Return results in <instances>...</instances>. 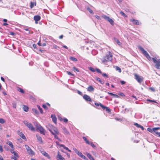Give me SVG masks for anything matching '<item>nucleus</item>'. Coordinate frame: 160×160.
I'll return each instance as SVG.
<instances>
[{
    "mask_svg": "<svg viewBox=\"0 0 160 160\" xmlns=\"http://www.w3.org/2000/svg\"><path fill=\"white\" fill-rule=\"evenodd\" d=\"M149 89L151 91H153V92H155V89L153 87H150V88H149Z\"/></svg>",
    "mask_w": 160,
    "mask_h": 160,
    "instance_id": "48",
    "label": "nucleus"
},
{
    "mask_svg": "<svg viewBox=\"0 0 160 160\" xmlns=\"http://www.w3.org/2000/svg\"><path fill=\"white\" fill-rule=\"evenodd\" d=\"M36 45L35 44H33V46L34 48V51L35 52H36L37 53H38L40 51V49L38 50L37 49L36 47Z\"/></svg>",
    "mask_w": 160,
    "mask_h": 160,
    "instance_id": "14",
    "label": "nucleus"
},
{
    "mask_svg": "<svg viewBox=\"0 0 160 160\" xmlns=\"http://www.w3.org/2000/svg\"><path fill=\"white\" fill-rule=\"evenodd\" d=\"M60 146L61 147H63L64 149L65 150H67L68 152H71V150L68 149V148L66 147H65L64 145L63 144H60Z\"/></svg>",
    "mask_w": 160,
    "mask_h": 160,
    "instance_id": "18",
    "label": "nucleus"
},
{
    "mask_svg": "<svg viewBox=\"0 0 160 160\" xmlns=\"http://www.w3.org/2000/svg\"><path fill=\"white\" fill-rule=\"evenodd\" d=\"M17 158H16V157H12L11 158H12V160H17L16 159Z\"/></svg>",
    "mask_w": 160,
    "mask_h": 160,
    "instance_id": "63",
    "label": "nucleus"
},
{
    "mask_svg": "<svg viewBox=\"0 0 160 160\" xmlns=\"http://www.w3.org/2000/svg\"><path fill=\"white\" fill-rule=\"evenodd\" d=\"M81 158L83 159H85V160H88V158H86V157L85 156L83 155L82 156Z\"/></svg>",
    "mask_w": 160,
    "mask_h": 160,
    "instance_id": "52",
    "label": "nucleus"
},
{
    "mask_svg": "<svg viewBox=\"0 0 160 160\" xmlns=\"http://www.w3.org/2000/svg\"><path fill=\"white\" fill-rule=\"evenodd\" d=\"M24 123L29 128V129L32 131H34L35 129L32 125L30 123H29L27 121H23Z\"/></svg>",
    "mask_w": 160,
    "mask_h": 160,
    "instance_id": "4",
    "label": "nucleus"
},
{
    "mask_svg": "<svg viewBox=\"0 0 160 160\" xmlns=\"http://www.w3.org/2000/svg\"><path fill=\"white\" fill-rule=\"evenodd\" d=\"M23 109L25 112H28L29 110V108L28 106L25 105H23Z\"/></svg>",
    "mask_w": 160,
    "mask_h": 160,
    "instance_id": "25",
    "label": "nucleus"
},
{
    "mask_svg": "<svg viewBox=\"0 0 160 160\" xmlns=\"http://www.w3.org/2000/svg\"><path fill=\"white\" fill-rule=\"evenodd\" d=\"M112 53L109 52L106 55L104 58V60L102 61L103 62H105L111 61L112 59Z\"/></svg>",
    "mask_w": 160,
    "mask_h": 160,
    "instance_id": "2",
    "label": "nucleus"
},
{
    "mask_svg": "<svg viewBox=\"0 0 160 160\" xmlns=\"http://www.w3.org/2000/svg\"><path fill=\"white\" fill-rule=\"evenodd\" d=\"M122 85H123L125 83V82L124 81H120Z\"/></svg>",
    "mask_w": 160,
    "mask_h": 160,
    "instance_id": "61",
    "label": "nucleus"
},
{
    "mask_svg": "<svg viewBox=\"0 0 160 160\" xmlns=\"http://www.w3.org/2000/svg\"><path fill=\"white\" fill-rule=\"evenodd\" d=\"M87 90L89 92H92L94 91V88L92 86H90L88 88Z\"/></svg>",
    "mask_w": 160,
    "mask_h": 160,
    "instance_id": "17",
    "label": "nucleus"
},
{
    "mask_svg": "<svg viewBox=\"0 0 160 160\" xmlns=\"http://www.w3.org/2000/svg\"><path fill=\"white\" fill-rule=\"evenodd\" d=\"M42 107L45 109L47 110L48 109V108L47 107L46 104H45L42 105Z\"/></svg>",
    "mask_w": 160,
    "mask_h": 160,
    "instance_id": "46",
    "label": "nucleus"
},
{
    "mask_svg": "<svg viewBox=\"0 0 160 160\" xmlns=\"http://www.w3.org/2000/svg\"><path fill=\"white\" fill-rule=\"evenodd\" d=\"M41 153L45 157L49 159H50L51 157L49 155L44 151H41Z\"/></svg>",
    "mask_w": 160,
    "mask_h": 160,
    "instance_id": "8",
    "label": "nucleus"
},
{
    "mask_svg": "<svg viewBox=\"0 0 160 160\" xmlns=\"http://www.w3.org/2000/svg\"><path fill=\"white\" fill-rule=\"evenodd\" d=\"M15 157H16V158H19V156L17 152H16L15 151L13 153Z\"/></svg>",
    "mask_w": 160,
    "mask_h": 160,
    "instance_id": "33",
    "label": "nucleus"
},
{
    "mask_svg": "<svg viewBox=\"0 0 160 160\" xmlns=\"http://www.w3.org/2000/svg\"><path fill=\"white\" fill-rule=\"evenodd\" d=\"M62 129L63 130V133L65 134L68 135L69 134V132L65 128L63 127L62 128Z\"/></svg>",
    "mask_w": 160,
    "mask_h": 160,
    "instance_id": "15",
    "label": "nucleus"
},
{
    "mask_svg": "<svg viewBox=\"0 0 160 160\" xmlns=\"http://www.w3.org/2000/svg\"><path fill=\"white\" fill-rule=\"evenodd\" d=\"M46 133V131L41 126V134H42L43 135H45Z\"/></svg>",
    "mask_w": 160,
    "mask_h": 160,
    "instance_id": "19",
    "label": "nucleus"
},
{
    "mask_svg": "<svg viewBox=\"0 0 160 160\" xmlns=\"http://www.w3.org/2000/svg\"><path fill=\"white\" fill-rule=\"evenodd\" d=\"M34 125L36 127L37 131L40 132V127L38 126L37 122H34Z\"/></svg>",
    "mask_w": 160,
    "mask_h": 160,
    "instance_id": "20",
    "label": "nucleus"
},
{
    "mask_svg": "<svg viewBox=\"0 0 160 160\" xmlns=\"http://www.w3.org/2000/svg\"><path fill=\"white\" fill-rule=\"evenodd\" d=\"M73 149L76 153H77L78 152V151L75 148H73Z\"/></svg>",
    "mask_w": 160,
    "mask_h": 160,
    "instance_id": "58",
    "label": "nucleus"
},
{
    "mask_svg": "<svg viewBox=\"0 0 160 160\" xmlns=\"http://www.w3.org/2000/svg\"><path fill=\"white\" fill-rule=\"evenodd\" d=\"M26 148L27 152L29 155H34V152L28 146L26 145H25Z\"/></svg>",
    "mask_w": 160,
    "mask_h": 160,
    "instance_id": "7",
    "label": "nucleus"
},
{
    "mask_svg": "<svg viewBox=\"0 0 160 160\" xmlns=\"http://www.w3.org/2000/svg\"><path fill=\"white\" fill-rule=\"evenodd\" d=\"M95 104L97 106H100L101 107H102V105H103L101 103H97V102H95Z\"/></svg>",
    "mask_w": 160,
    "mask_h": 160,
    "instance_id": "36",
    "label": "nucleus"
},
{
    "mask_svg": "<svg viewBox=\"0 0 160 160\" xmlns=\"http://www.w3.org/2000/svg\"><path fill=\"white\" fill-rule=\"evenodd\" d=\"M19 135L23 139L26 140V137L22 132H20L19 134Z\"/></svg>",
    "mask_w": 160,
    "mask_h": 160,
    "instance_id": "24",
    "label": "nucleus"
},
{
    "mask_svg": "<svg viewBox=\"0 0 160 160\" xmlns=\"http://www.w3.org/2000/svg\"><path fill=\"white\" fill-rule=\"evenodd\" d=\"M147 129L148 132H152L153 131V128L152 129H151V128H148Z\"/></svg>",
    "mask_w": 160,
    "mask_h": 160,
    "instance_id": "43",
    "label": "nucleus"
},
{
    "mask_svg": "<svg viewBox=\"0 0 160 160\" xmlns=\"http://www.w3.org/2000/svg\"><path fill=\"white\" fill-rule=\"evenodd\" d=\"M102 18H104L105 20L108 21L112 25H113L114 24V22L113 20L110 18L109 17L105 15H102Z\"/></svg>",
    "mask_w": 160,
    "mask_h": 160,
    "instance_id": "3",
    "label": "nucleus"
},
{
    "mask_svg": "<svg viewBox=\"0 0 160 160\" xmlns=\"http://www.w3.org/2000/svg\"><path fill=\"white\" fill-rule=\"evenodd\" d=\"M57 160H64V159L60 154V152H58V155L57 156Z\"/></svg>",
    "mask_w": 160,
    "mask_h": 160,
    "instance_id": "11",
    "label": "nucleus"
},
{
    "mask_svg": "<svg viewBox=\"0 0 160 160\" xmlns=\"http://www.w3.org/2000/svg\"><path fill=\"white\" fill-rule=\"evenodd\" d=\"M83 140L85 141L86 142L87 144H88L90 142H89L87 139L85 137H83L82 138Z\"/></svg>",
    "mask_w": 160,
    "mask_h": 160,
    "instance_id": "31",
    "label": "nucleus"
},
{
    "mask_svg": "<svg viewBox=\"0 0 160 160\" xmlns=\"http://www.w3.org/2000/svg\"><path fill=\"white\" fill-rule=\"evenodd\" d=\"M34 20L35 21L36 24L38 23V21L40 20V16L38 15L35 16L33 18Z\"/></svg>",
    "mask_w": 160,
    "mask_h": 160,
    "instance_id": "10",
    "label": "nucleus"
},
{
    "mask_svg": "<svg viewBox=\"0 0 160 160\" xmlns=\"http://www.w3.org/2000/svg\"><path fill=\"white\" fill-rule=\"evenodd\" d=\"M88 144L91 145L93 148H94L95 147V145L93 144L92 142H89V143Z\"/></svg>",
    "mask_w": 160,
    "mask_h": 160,
    "instance_id": "45",
    "label": "nucleus"
},
{
    "mask_svg": "<svg viewBox=\"0 0 160 160\" xmlns=\"http://www.w3.org/2000/svg\"><path fill=\"white\" fill-rule=\"evenodd\" d=\"M78 93L79 94V95H81L82 94V92L80 91H78Z\"/></svg>",
    "mask_w": 160,
    "mask_h": 160,
    "instance_id": "64",
    "label": "nucleus"
},
{
    "mask_svg": "<svg viewBox=\"0 0 160 160\" xmlns=\"http://www.w3.org/2000/svg\"><path fill=\"white\" fill-rule=\"evenodd\" d=\"M53 48H54L59 50L60 48L57 46L56 45H53Z\"/></svg>",
    "mask_w": 160,
    "mask_h": 160,
    "instance_id": "38",
    "label": "nucleus"
},
{
    "mask_svg": "<svg viewBox=\"0 0 160 160\" xmlns=\"http://www.w3.org/2000/svg\"><path fill=\"white\" fill-rule=\"evenodd\" d=\"M147 101H149V102H154L156 103H158L156 102L155 100H152L150 99H147Z\"/></svg>",
    "mask_w": 160,
    "mask_h": 160,
    "instance_id": "49",
    "label": "nucleus"
},
{
    "mask_svg": "<svg viewBox=\"0 0 160 160\" xmlns=\"http://www.w3.org/2000/svg\"><path fill=\"white\" fill-rule=\"evenodd\" d=\"M134 124L138 128H141V125H140V124H138V123H134Z\"/></svg>",
    "mask_w": 160,
    "mask_h": 160,
    "instance_id": "41",
    "label": "nucleus"
},
{
    "mask_svg": "<svg viewBox=\"0 0 160 160\" xmlns=\"http://www.w3.org/2000/svg\"><path fill=\"white\" fill-rule=\"evenodd\" d=\"M96 80L99 82L100 83L103 84L104 83V81L101 80V79L99 78H97Z\"/></svg>",
    "mask_w": 160,
    "mask_h": 160,
    "instance_id": "27",
    "label": "nucleus"
},
{
    "mask_svg": "<svg viewBox=\"0 0 160 160\" xmlns=\"http://www.w3.org/2000/svg\"><path fill=\"white\" fill-rule=\"evenodd\" d=\"M134 76L135 79L139 83H141L143 80V78L140 76L136 74H134Z\"/></svg>",
    "mask_w": 160,
    "mask_h": 160,
    "instance_id": "6",
    "label": "nucleus"
},
{
    "mask_svg": "<svg viewBox=\"0 0 160 160\" xmlns=\"http://www.w3.org/2000/svg\"><path fill=\"white\" fill-rule=\"evenodd\" d=\"M12 105L13 107L14 108H16V103L15 102H13V103H12Z\"/></svg>",
    "mask_w": 160,
    "mask_h": 160,
    "instance_id": "40",
    "label": "nucleus"
},
{
    "mask_svg": "<svg viewBox=\"0 0 160 160\" xmlns=\"http://www.w3.org/2000/svg\"><path fill=\"white\" fill-rule=\"evenodd\" d=\"M53 135H54V137L55 138L57 139L59 141H61L60 138H58V137L57 136L59 134H54L53 133Z\"/></svg>",
    "mask_w": 160,
    "mask_h": 160,
    "instance_id": "28",
    "label": "nucleus"
},
{
    "mask_svg": "<svg viewBox=\"0 0 160 160\" xmlns=\"http://www.w3.org/2000/svg\"><path fill=\"white\" fill-rule=\"evenodd\" d=\"M36 5V3L35 2H31L30 7L31 8H32L34 6Z\"/></svg>",
    "mask_w": 160,
    "mask_h": 160,
    "instance_id": "21",
    "label": "nucleus"
},
{
    "mask_svg": "<svg viewBox=\"0 0 160 160\" xmlns=\"http://www.w3.org/2000/svg\"><path fill=\"white\" fill-rule=\"evenodd\" d=\"M12 148V149H11V150H10V152H11V153L12 154L15 151H14V146L13 147V148Z\"/></svg>",
    "mask_w": 160,
    "mask_h": 160,
    "instance_id": "47",
    "label": "nucleus"
},
{
    "mask_svg": "<svg viewBox=\"0 0 160 160\" xmlns=\"http://www.w3.org/2000/svg\"><path fill=\"white\" fill-rule=\"evenodd\" d=\"M70 59L71 60L73 61H77V59L73 57H71L70 58Z\"/></svg>",
    "mask_w": 160,
    "mask_h": 160,
    "instance_id": "37",
    "label": "nucleus"
},
{
    "mask_svg": "<svg viewBox=\"0 0 160 160\" xmlns=\"http://www.w3.org/2000/svg\"><path fill=\"white\" fill-rule=\"evenodd\" d=\"M96 71H97V72L99 73H102L101 71L99 69H98V68L96 69Z\"/></svg>",
    "mask_w": 160,
    "mask_h": 160,
    "instance_id": "51",
    "label": "nucleus"
},
{
    "mask_svg": "<svg viewBox=\"0 0 160 160\" xmlns=\"http://www.w3.org/2000/svg\"><path fill=\"white\" fill-rule=\"evenodd\" d=\"M102 108L103 110H105L106 111L108 112H111V110L108 107L105 106L104 105H102Z\"/></svg>",
    "mask_w": 160,
    "mask_h": 160,
    "instance_id": "13",
    "label": "nucleus"
},
{
    "mask_svg": "<svg viewBox=\"0 0 160 160\" xmlns=\"http://www.w3.org/2000/svg\"><path fill=\"white\" fill-rule=\"evenodd\" d=\"M63 120V121L65 123L67 122L68 121V119H67L66 118H64Z\"/></svg>",
    "mask_w": 160,
    "mask_h": 160,
    "instance_id": "56",
    "label": "nucleus"
},
{
    "mask_svg": "<svg viewBox=\"0 0 160 160\" xmlns=\"http://www.w3.org/2000/svg\"><path fill=\"white\" fill-rule=\"evenodd\" d=\"M3 151V149L2 148V147L1 145H0V151L1 152H2Z\"/></svg>",
    "mask_w": 160,
    "mask_h": 160,
    "instance_id": "60",
    "label": "nucleus"
},
{
    "mask_svg": "<svg viewBox=\"0 0 160 160\" xmlns=\"http://www.w3.org/2000/svg\"><path fill=\"white\" fill-rule=\"evenodd\" d=\"M116 70L118 71L119 72H121V68L118 67H116Z\"/></svg>",
    "mask_w": 160,
    "mask_h": 160,
    "instance_id": "32",
    "label": "nucleus"
},
{
    "mask_svg": "<svg viewBox=\"0 0 160 160\" xmlns=\"http://www.w3.org/2000/svg\"><path fill=\"white\" fill-rule=\"evenodd\" d=\"M115 40L117 43L118 45H121V43L119 41V40L118 39H117L116 38H115Z\"/></svg>",
    "mask_w": 160,
    "mask_h": 160,
    "instance_id": "35",
    "label": "nucleus"
},
{
    "mask_svg": "<svg viewBox=\"0 0 160 160\" xmlns=\"http://www.w3.org/2000/svg\"><path fill=\"white\" fill-rule=\"evenodd\" d=\"M102 75L104 77H108V76L106 73H102Z\"/></svg>",
    "mask_w": 160,
    "mask_h": 160,
    "instance_id": "53",
    "label": "nucleus"
},
{
    "mask_svg": "<svg viewBox=\"0 0 160 160\" xmlns=\"http://www.w3.org/2000/svg\"><path fill=\"white\" fill-rule=\"evenodd\" d=\"M4 148L6 150H8L9 149H8V146H5Z\"/></svg>",
    "mask_w": 160,
    "mask_h": 160,
    "instance_id": "62",
    "label": "nucleus"
},
{
    "mask_svg": "<svg viewBox=\"0 0 160 160\" xmlns=\"http://www.w3.org/2000/svg\"><path fill=\"white\" fill-rule=\"evenodd\" d=\"M87 10L91 14H93V12L92 10L90 8H87Z\"/></svg>",
    "mask_w": 160,
    "mask_h": 160,
    "instance_id": "30",
    "label": "nucleus"
},
{
    "mask_svg": "<svg viewBox=\"0 0 160 160\" xmlns=\"http://www.w3.org/2000/svg\"><path fill=\"white\" fill-rule=\"evenodd\" d=\"M120 13L122 16H124L125 17H127V16L123 12H122V11H121L120 12Z\"/></svg>",
    "mask_w": 160,
    "mask_h": 160,
    "instance_id": "39",
    "label": "nucleus"
},
{
    "mask_svg": "<svg viewBox=\"0 0 160 160\" xmlns=\"http://www.w3.org/2000/svg\"><path fill=\"white\" fill-rule=\"evenodd\" d=\"M79 157H82V156L83 155V154L82 153V152H79V151L77 153Z\"/></svg>",
    "mask_w": 160,
    "mask_h": 160,
    "instance_id": "42",
    "label": "nucleus"
},
{
    "mask_svg": "<svg viewBox=\"0 0 160 160\" xmlns=\"http://www.w3.org/2000/svg\"><path fill=\"white\" fill-rule=\"evenodd\" d=\"M51 118H52V120L53 122L55 123H56L57 118H56L55 116L54 115H51Z\"/></svg>",
    "mask_w": 160,
    "mask_h": 160,
    "instance_id": "16",
    "label": "nucleus"
},
{
    "mask_svg": "<svg viewBox=\"0 0 160 160\" xmlns=\"http://www.w3.org/2000/svg\"><path fill=\"white\" fill-rule=\"evenodd\" d=\"M18 90L19 92H21L22 93H24V92L23 91V90L22 89L20 88H18Z\"/></svg>",
    "mask_w": 160,
    "mask_h": 160,
    "instance_id": "34",
    "label": "nucleus"
},
{
    "mask_svg": "<svg viewBox=\"0 0 160 160\" xmlns=\"http://www.w3.org/2000/svg\"><path fill=\"white\" fill-rule=\"evenodd\" d=\"M86 155L87 157L90 160H92L94 159L93 157L89 153L87 152L86 153Z\"/></svg>",
    "mask_w": 160,
    "mask_h": 160,
    "instance_id": "23",
    "label": "nucleus"
},
{
    "mask_svg": "<svg viewBox=\"0 0 160 160\" xmlns=\"http://www.w3.org/2000/svg\"><path fill=\"white\" fill-rule=\"evenodd\" d=\"M7 144L11 148H13V145L12 143L10 141H8L7 142Z\"/></svg>",
    "mask_w": 160,
    "mask_h": 160,
    "instance_id": "26",
    "label": "nucleus"
},
{
    "mask_svg": "<svg viewBox=\"0 0 160 160\" xmlns=\"http://www.w3.org/2000/svg\"><path fill=\"white\" fill-rule=\"evenodd\" d=\"M108 93L110 95L114 96L115 98H119V96L117 94H113L112 92H108Z\"/></svg>",
    "mask_w": 160,
    "mask_h": 160,
    "instance_id": "22",
    "label": "nucleus"
},
{
    "mask_svg": "<svg viewBox=\"0 0 160 160\" xmlns=\"http://www.w3.org/2000/svg\"><path fill=\"white\" fill-rule=\"evenodd\" d=\"M67 73L69 75H72V76H73V74H72L71 72L67 71Z\"/></svg>",
    "mask_w": 160,
    "mask_h": 160,
    "instance_id": "54",
    "label": "nucleus"
},
{
    "mask_svg": "<svg viewBox=\"0 0 160 160\" xmlns=\"http://www.w3.org/2000/svg\"><path fill=\"white\" fill-rule=\"evenodd\" d=\"M90 70L92 72H94L95 71L94 69L90 67Z\"/></svg>",
    "mask_w": 160,
    "mask_h": 160,
    "instance_id": "57",
    "label": "nucleus"
},
{
    "mask_svg": "<svg viewBox=\"0 0 160 160\" xmlns=\"http://www.w3.org/2000/svg\"><path fill=\"white\" fill-rule=\"evenodd\" d=\"M5 122V121L3 119L0 118V123L2 124H3Z\"/></svg>",
    "mask_w": 160,
    "mask_h": 160,
    "instance_id": "44",
    "label": "nucleus"
},
{
    "mask_svg": "<svg viewBox=\"0 0 160 160\" xmlns=\"http://www.w3.org/2000/svg\"><path fill=\"white\" fill-rule=\"evenodd\" d=\"M138 48L148 60H151L152 59L154 63L155 64V67L157 69H160V59L157 60L155 58H151L147 52L140 46L138 47Z\"/></svg>",
    "mask_w": 160,
    "mask_h": 160,
    "instance_id": "1",
    "label": "nucleus"
},
{
    "mask_svg": "<svg viewBox=\"0 0 160 160\" xmlns=\"http://www.w3.org/2000/svg\"><path fill=\"white\" fill-rule=\"evenodd\" d=\"M36 137H37V139H38V140L39 141H40V136L39 135H37V134H36Z\"/></svg>",
    "mask_w": 160,
    "mask_h": 160,
    "instance_id": "55",
    "label": "nucleus"
},
{
    "mask_svg": "<svg viewBox=\"0 0 160 160\" xmlns=\"http://www.w3.org/2000/svg\"><path fill=\"white\" fill-rule=\"evenodd\" d=\"M32 111L33 112H34V113L35 114H36V115L38 114V111L36 109H35V108H32Z\"/></svg>",
    "mask_w": 160,
    "mask_h": 160,
    "instance_id": "29",
    "label": "nucleus"
},
{
    "mask_svg": "<svg viewBox=\"0 0 160 160\" xmlns=\"http://www.w3.org/2000/svg\"><path fill=\"white\" fill-rule=\"evenodd\" d=\"M130 21L132 22L133 24L136 25H139L140 22L138 20L134 19H131Z\"/></svg>",
    "mask_w": 160,
    "mask_h": 160,
    "instance_id": "12",
    "label": "nucleus"
},
{
    "mask_svg": "<svg viewBox=\"0 0 160 160\" xmlns=\"http://www.w3.org/2000/svg\"><path fill=\"white\" fill-rule=\"evenodd\" d=\"M83 98L87 101H92V100L90 97L86 94H84L83 97Z\"/></svg>",
    "mask_w": 160,
    "mask_h": 160,
    "instance_id": "9",
    "label": "nucleus"
},
{
    "mask_svg": "<svg viewBox=\"0 0 160 160\" xmlns=\"http://www.w3.org/2000/svg\"><path fill=\"white\" fill-rule=\"evenodd\" d=\"M49 130L52 134H53V133L57 134H59V132L58 129L56 127L53 126H52V128L51 129H49Z\"/></svg>",
    "mask_w": 160,
    "mask_h": 160,
    "instance_id": "5",
    "label": "nucleus"
},
{
    "mask_svg": "<svg viewBox=\"0 0 160 160\" xmlns=\"http://www.w3.org/2000/svg\"><path fill=\"white\" fill-rule=\"evenodd\" d=\"M73 70L74 71H76L78 72H79V71L78 70V69L75 67H73Z\"/></svg>",
    "mask_w": 160,
    "mask_h": 160,
    "instance_id": "50",
    "label": "nucleus"
},
{
    "mask_svg": "<svg viewBox=\"0 0 160 160\" xmlns=\"http://www.w3.org/2000/svg\"><path fill=\"white\" fill-rule=\"evenodd\" d=\"M95 17L98 19H101L100 17L98 15H95Z\"/></svg>",
    "mask_w": 160,
    "mask_h": 160,
    "instance_id": "59",
    "label": "nucleus"
}]
</instances>
